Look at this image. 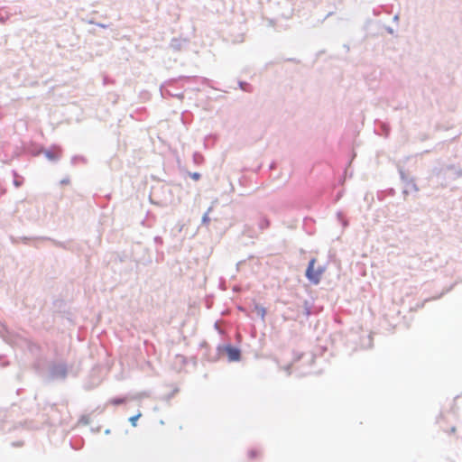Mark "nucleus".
Masks as SVG:
<instances>
[{
  "label": "nucleus",
  "mask_w": 462,
  "mask_h": 462,
  "mask_svg": "<svg viewBox=\"0 0 462 462\" xmlns=\"http://www.w3.org/2000/svg\"><path fill=\"white\" fill-rule=\"evenodd\" d=\"M228 359L230 361H237L240 358V351L233 346H227L226 348Z\"/></svg>",
  "instance_id": "nucleus-2"
},
{
  "label": "nucleus",
  "mask_w": 462,
  "mask_h": 462,
  "mask_svg": "<svg viewBox=\"0 0 462 462\" xmlns=\"http://www.w3.org/2000/svg\"><path fill=\"white\" fill-rule=\"evenodd\" d=\"M125 402V399H124V398H117V399L111 400V403L114 405H119V404L124 403Z\"/></svg>",
  "instance_id": "nucleus-4"
},
{
  "label": "nucleus",
  "mask_w": 462,
  "mask_h": 462,
  "mask_svg": "<svg viewBox=\"0 0 462 462\" xmlns=\"http://www.w3.org/2000/svg\"><path fill=\"white\" fill-rule=\"evenodd\" d=\"M264 314H265V310L263 309V310H262V316L263 317V316H264Z\"/></svg>",
  "instance_id": "nucleus-7"
},
{
  "label": "nucleus",
  "mask_w": 462,
  "mask_h": 462,
  "mask_svg": "<svg viewBox=\"0 0 462 462\" xmlns=\"http://www.w3.org/2000/svg\"><path fill=\"white\" fill-rule=\"evenodd\" d=\"M316 259L312 258L306 271L307 278L313 283L318 284L320 281L323 270L321 268L315 269Z\"/></svg>",
  "instance_id": "nucleus-1"
},
{
  "label": "nucleus",
  "mask_w": 462,
  "mask_h": 462,
  "mask_svg": "<svg viewBox=\"0 0 462 462\" xmlns=\"http://www.w3.org/2000/svg\"><path fill=\"white\" fill-rule=\"evenodd\" d=\"M259 451L258 450H251L249 451V456L250 457L254 458V457H256L259 456Z\"/></svg>",
  "instance_id": "nucleus-5"
},
{
  "label": "nucleus",
  "mask_w": 462,
  "mask_h": 462,
  "mask_svg": "<svg viewBox=\"0 0 462 462\" xmlns=\"http://www.w3.org/2000/svg\"><path fill=\"white\" fill-rule=\"evenodd\" d=\"M142 416V413L139 412L138 414L130 417L129 421L131 422L133 427H136L138 419Z\"/></svg>",
  "instance_id": "nucleus-3"
},
{
  "label": "nucleus",
  "mask_w": 462,
  "mask_h": 462,
  "mask_svg": "<svg viewBox=\"0 0 462 462\" xmlns=\"http://www.w3.org/2000/svg\"><path fill=\"white\" fill-rule=\"evenodd\" d=\"M194 179L198 180L199 179V174L198 173H195L194 176H193Z\"/></svg>",
  "instance_id": "nucleus-6"
}]
</instances>
